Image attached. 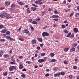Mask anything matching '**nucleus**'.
Here are the masks:
<instances>
[{
    "instance_id": "f257e3e1",
    "label": "nucleus",
    "mask_w": 79,
    "mask_h": 79,
    "mask_svg": "<svg viewBox=\"0 0 79 79\" xmlns=\"http://www.w3.org/2000/svg\"><path fill=\"white\" fill-rule=\"evenodd\" d=\"M42 35L43 37H45V36H48V35H49V34L47 32H43L42 34Z\"/></svg>"
},
{
    "instance_id": "f03ea898",
    "label": "nucleus",
    "mask_w": 79,
    "mask_h": 79,
    "mask_svg": "<svg viewBox=\"0 0 79 79\" xmlns=\"http://www.w3.org/2000/svg\"><path fill=\"white\" fill-rule=\"evenodd\" d=\"M11 11H13L15 10V8H14L15 7V4H12L11 5Z\"/></svg>"
},
{
    "instance_id": "7ed1b4c3",
    "label": "nucleus",
    "mask_w": 79,
    "mask_h": 79,
    "mask_svg": "<svg viewBox=\"0 0 79 79\" xmlns=\"http://www.w3.org/2000/svg\"><path fill=\"white\" fill-rule=\"evenodd\" d=\"M9 69L10 71H13V69H16V67L15 66H12L10 67Z\"/></svg>"
},
{
    "instance_id": "20e7f679",
    "label": "nucleus",
    "mask_w": 79,
    "mask_h": 79,
    "mask_svg": "<svg viewBox=\"0 0 79 79\" xmlns=\"http://www.w3.org/2000/svg\"><path fill=\"white\" fill-rule=\"evenodd\" d=\"M45 61H46L45 59H39L38 61L39 63H43V62H45Z\"/></svg>"
},
{
    "instance_id": "39448f33",
    "label": "nucleus",
    "mask_w": 79,
    "mask_h": 79,
    "mask_svg": "<svg viewBox=\"0 0 79 79\" xmlns=\"http://www.w3.org/2000/svg\"><path fill=\"white\" fill-rule=\"evenodd\" d=\"M6 37L7 39H8V40H13V39L12 38H11L10 36H6Z\"/></svg>"
},
{
    "instance_id": "423d86ee",
    "label": "nucleus",
    "mask_w": 79,
    "mask_h": 79,
    "mask_svg": "<svg viewBox=\"0 0 79 79\" xmlns=\"http://www.w3.org/2000/svg\"><path fill=\"white\" fill-rule=\"evenodd\" d=\"M5 17H6L8 19L10 17V15L7 14L6 13H5Z\"/></svg>"
},
{
    "instance_id": "0eeeda50",
    "label": "nucleus",
    "mask_w": 79,
    "mask_h": 79,
    "mask_svg": "<svg viewBox=\"0 0 79 79\" xmlns=\"http://www.w3.org/2000/svg\"><path fill=\"white\" fill-rule=\"evenodd\" d=\"M5 13H3V14H2L0 15V18H4V17H5Z\"/></svg>"
},
{
    "instance_id": "6e6552de",
    "label": "nucleus",
    "mask_w": 79,
    "mask_h": 79,
    "mask_svg": "<svg viewBox=\"0 0 79 79\" xmlns=\"http://www.w3.org/2000/svg\"><path fill=\"white\" fill-rule=\"evenodd\" d=\"M51 18H59V16L58 15H54L52 16L51 17Z\"/></svg>"
},
{
    "instance_id": "1a4fd4ad",
    "label": "nucleus",
    "mask_w": 79,
    "mask_h": 79,
    "mask_svg": "<svg viewBox=\"0 0 79 79\" xmlns=\"http://www.w3.org/2000/svg\"><path fill=\"white\" fill-rule=\"evenodd\" d=\"M7 31V30L6 29H4L3 30L1 31V32L2 33H6Z\"/></svg>"
},
{
    "instance_id": "9d476101",
    "label": "nucleus",
    "mask_w": 79,
    "mask_h": 79,
    "mask_svg": "<svg viewBox=\"0 0 79 79\" xmlns=\"http://www.w3.org/2000/svg\"><path fill=\"white\" fill-rule=\"evenodd\" d=\"M73 32H75V33H77V32H78V30H77V28H75L73 29Z\"/></svg>"
},
{
    "instance_id": "9b49d317",
    "label": "nucleus",
    "mask_w": 79,
    "mask_h": 79,
    "mask_svg": "<svg viewBox=\"0 0 79 79\" xmlns=\"http://www.w3.org/2000/svg\"><path fill=\"white\" fill-rule=\"evenodd\" d=\"M42 0H39L38 1H35V4H36V5H37V4H39V3H40V2H42Z\"/></svg>"
},
{
    "instance_id": "f8f14e48",
    "label": "nucleus",
    "mask_w": 79,
    "mask_h": 79,
    "mask_svg": "<svg viewBox=\"0 0 79 79\" xmlns=\"http://www.w3.org/2000/svg\"><path fill=\"white\" fill-rule=\"evenodd\" d=\"M61 75V73H58L54 74V77H56L58 76H60Z\"/></svg>"
},
{
    "instance_id": "ddd939ff",
    "label": "nucleus",
    "mask_w": 79,
    "mask_h": 79,
    "mask_svg": "<svg viewBox=\"0 0 79 79\" xmlns=\"http://www.w3.org/2000/svg\"><path fill=\"white\" fill-rule=\"evenodd\" d=\"M19 69H22V68H23V64H22L20 63L19 64Z\"/></svg>"
},
{
    "instance_id": "4468645a",
    "label": "nucleus",
    "mask_w": 79,
    "mask_h": 79,
    "mask_svg": "<svg viewBox=\"0 0 79 79\" xmlns=\"http://www.w3.org/2000/svg\"><path fill=\"white\" fill-rule=\"evenodd\" d=\"M32 44H37V42H36V41L35 40H32Z\"/></svg>"
},
{
    "instance_id": "2eb2a0df",
    "label": "nucleus",
    "mask_w": 79,
    "mask_h": 79,
    "mask_svg": "<svg viewBox=\"0 0 79 79\" xmlns=\"http://www.w3.org/2000/svg\"><path fill=\"white\" fill-rule=\"evenodd\" d=\"M3 56L5 58H8L9 56V55L8 54H5L3 55Z\"/></svg>"
},
{
    "instance_id": "dca6fc26",
    "label": "nucleus",
    "mask_w": 79,
    "mask_h": 79,
    "mask_svg": "<svg viewBox=\"0 0 79 79\" xmlns=\"http://www.w3.org/2000/svg\"><path fill=\"white\" fill-rule=\"evenodd\" d=\"M32 23L33 24H37V22L35 21V20H34L33 21Z\"/></svg>"
},
{
    "instance_id": "f3484780",
    "label": "nucleus",
    "mask_w": 79,
    "mask_h": 79,
    "mask_svg": "<svg viewBox=\"0 0 79 79\" xmlns=\"http://www.w3.org/2000/svg\"><path fill=\"white\" fill-rule=\"evenodd\" d=\"M70 50L72 51H75V50H76V49L74 47H73L71 48Z\"/></svg>"
},
{
    "instance_id": "a211bd4d",
    "label": "nucleus",
    "mask_w": 79,
    "mask_h": 79,
    "mask_svg": "<svg viewBox=\"0 0 79 79\" xmlns=\"http://www.w3.org/2000/svg\"><path fill=\"white\" fill-rule=\"evenodd\" d=\"M18 3L19 4V5H24L25 4L24 3H23V2H19Z\"/></svg>"
},
{
    "instance_id": "6ab92c4d",
    "label": "nucleus",
    "mask_w": 79,
    "mask_h": 79,
    "mask_svg": "<svg viewBox=\"0 0 79 79\" xmlns=\"http://www.w3.org/2000/svg\"><path fill=\"white\" fill-rule=\"evenodd\" d=\"M6 5H9L10 4V2H6L5 3Z\"/></svg>"
},
{
    "instance_id": "aec40b11",
    "label": "nucleus",
    "mask_w": 79,
    "mask_h": 79,
    "mask_svg": "<svg viewBox=\"0 0 79 79\" xmlns=\"http://www.w3.org/2000/svg\"><path fill=\"white\" fill-rule=\"evenodd\" d=\"M55 61H56V60L55 59H52L51 61V63H54V62H55Z\"/></svg>"
},
{
    "instance_id": "412c9836",
    "label": "nucleus",
    "mask_w": 79,
    "mask_h": 79,
    "mask_svg": "<svg viewBox=\"0 0 79 79\" xmlns=\"http://www.w3.org/2000/svg\"><path fill=\"white\" fill-rule=\"evenodd\" d=\"M71 34V32L69 33V34L66 36L67 37H69Z\"/></svg>"
},
{
    "instance_id": "4be33fe9",
    "label": "nucleus",
    "mask_w": 79,
    "mask_h": 79,
    "mask_svg": "<svg viewBox=\"0 0 79 79\" xmlns=\"http://www.w3.org/2000/svg\"><path fill=\"white\" fill-rule=\"evenodd\" d=\"M24 31H25V33H26V34H29V31H28L27 29L25 30H24Z\"/></svg>"
},
{
    "instance_id": "5701e85b",
    "label": "nucleus",
    "mask_w": 79,
    "mask_h": 79,
    "mask_svg": "<svg viewBox=\"0 0 79 79\" xmlns=\"http://www.w3.org/2000/svg\"><path fill=\"white\" fill-rule=\"evenodd\" d=\"M61 28L62 29H64L65 28H66V26L65 25L63 24L61 26Z\"/></svg>"
},
{
    "instance_id": "b1692460",
    "label": "nucleus",
    "mask_w": 79,
    "mask_h": 79,
    "mask_svg": "<svg viewBox=\"0 0 79 79\" xmlns=\"http://www.w3.org/2000/svg\"><path fill=\"white\" fill-rule=\"evenodd\" d=\"M2 28H5V26L0 24V29H2Z\"/></svg>"
},
{
    "instance_id": "393cba45",
    "label": "nucleus",
    "mask_w": 79,
    "mask_h": 79,
    "mask_svg": "<svg viewBox=\"0 0 79 79\" xmlns=\"http://www.w3.org/2000/svg\"><path fill=\"white\" fill-rule=\"evenodd\" d=\"M31 8L32 10H33V11H35V10H36V9H37V8L35 7H31Z\"/></svg>"
},
{
    "instance_id": "a878e982",
    "label": "nucleus",
    "mask_w": 79,
    "mask_h": 79,
    "mask_svg": "<svg viewBox=\"0 0 79 79\" xmlns=\"http://www.w3.org/2000/svg\"><path fill=\"white\" fill-rule=\"evenodd\" d=\"M38 40L39 41V42H42L43 40H42V39L41 38H39L38 39Z\"/></svg>"
},
{
    "instance_id": "bb28decb",
    "label": "nucleus",
    "mask_w": 79,
    "mask_h": 79,
    "mask_svg": "<svg viewBox=\"0 0 79 79\" xmlns=\"http://www.w3.org/2000/svg\"><path fill=\"white\" fill-rule=\"evenodd\" d=\"M69 50V48H66L64 49V50L65 52H68V51Z\"/></svg>"
},
{
    "instance_id": "cd10ccee",
    "label": "nucleus",
    "mask_w": 79,
    "mask_h": 79,
    "mask_svg": "<svg viewBox=\"0 0 79 79\" xmlns=\"http://www.w3.org/2000/svg\"><path fill=\"white\" fill-rule=\"evenodd\" d=\"M6 35H9L10 34V32L9 31H7L6 33Z\"/></svg>"
},
{
    "instance_id": "c85d7f7f",
    "label": "nucleus",
    "mask_w": 79,
    "mask_h": 79,
    "mask_svg": "<svg viewBox=\"0 0 79 79\" xmlns=\"http://www.w3.org/2000/svg\"><path fill=\"white\" fill-rule=\"evenodd\" d=\"M77 45V44L75 43L72 45V47H76Z\"/></svg>"
},
{
    "instance_id": "c756f323",
    "label": "nucleus",
    "mask_w": 79,
    "mask_h": 79,
    "mask_svg": "<svg viewBox=\"0 0 79 79\" xmlns=\"http://www.w3.org/2000/svg\"><path fill=\"white\" fill-rule=\"evenodd\" d=\"M40 55L42 56H43L45 55V53H41L40 54Z\"/></svg>"
},
{
    "instance_id": "7c9ffc66",
    "label": "nucleus",
    "mask_w": 79,
    "mask_h": 79,
    "mask_svg": "<svg viewBox=\"0 0 79 79\" xmlns=\"http://www.w3.org/2000/svg\"><path fill=\"white\" fill-rule=\"evenodd\" d=\"M60 73L62 76H64V74H65V73L64 72H61Z\"/></svg>"
},
{
    "instance_id": "2f4dec72",
    "label": "nucleus",
    "mask_w": 79,
    "mask_h": 79,
    "mask_svg": "<svg viewBox=\"0 0 79 79\" xmlns=\"http://www.w3.org/2000/svg\"><path fill=\"white\" fill-rule=\"evenodd\" d=\"M5 39H0V42H5Z\"/></svg>"
},
{
    "instance_id": "473e14b6",
    "label": "nucleus",
    "mask_w": 79,
    "mask_h": 79,
    "mask_svg": "<svg viewBox=\"0 0 79 79\" xmlns=\"http://www.w3.org/2000/svg\"><path fill=\"white\" fill-rule=\"evenodd\" d=\"M50 55L52 57H53L55 55V54L53 53H52L50 54Z\"/></svg>"
},
{
    "instance_id": "72a5a7b5",
    "label": "nucleus",
    "mask_w": 79,
    "mask_h": 79,
    "mask_svg": "<svg viewBox=\"0 0 79 79\" xmlns=\"http://www.w3.org/2000/svg\"><path fill=\"white\" fill-rule=\"evenodd\" d=\"M7 72H5L3 73V76H7Z\"/></svg>"
},
{
    "instance_id": "f704fd0d",
    "label": "nucleus",
    "mask_w": 79,
    "mask_h": 79,
    "mask_svg": "<svg viewBox=\"0 0 79 79\" xmlns=\"http://www.w3.org/2000/svg\"><path fill=\"white\" fill-rule=\"evenodd\" d=\"M27 13H31V11L29 10V8L27 9Z\"/></svg>"
},
{
    "instance_id": "c9c22d12",
    "label": "nucleus",
    "mask_w": 79,
    "mask_h": 79,
    "mask_svg": "<svg viewBox=\"0 0 79 79\" xmlns=\"http://www.w3.org/2000/svg\"><path fill=\"white\" fill-rule=\"evenodd\" d=\"M32 21H33V20H32V19H29V23H32Z\"/></svg>"
},
{
    "instance_id": "e433bc0d",
    "label": "nucleus",
    "mask_w": 79,
    "mask_h": 79,
    "mask_svg": "<svg viewBox=\"0 0 79 79\" xmlns=\"http://www.w3.org/2000/svg\"><path fill=\"white\" fill-rule=\"evenodd\" d=\"M73 15H74V12L72 13L70 15V17L71 18L73 16Z\"/></svg>"
},
{
    "instance_id": "4c0bfd02",
    "label": "nucleus",
    "mask_w": 79,
    "mask_h": 79,
    "mask_svg": "<svg viewBox=\"0 0 79 79\" xmlns=\"http://www.w3.org/2000/svg\"><path fill=\"white\" fill-rule=\"evenodd\" d=\"M19 40H21V41H24V39L22 38H19Z\"/></svg>"
},
{
    "instance_id": "58836bf2",
    "label": "nucleus",
    "mask_w": 79,
    "mask_h": 79,
    "mask_svg": "<svg viewBox=\"0 0 79 79\" xmlns=\"http://www.w3.org/2000/svg\"><path fill=\"white\" fill-rule=\"evenodd\" d=\"M64 31L65 34H68V31L66 30H64Z\"/></svg>"
},
{
    "instance_id": "ea45409f",
    "label": "nucleus",
    "mask_w": 79,
    "mask_h": 79,
    "mask_svg": "<svg viewBox=\"0 0 79 79\" xmlns=\"http://www.w3.org/2000/svg\"><path fill=\"white\" fill-rule=\"evenodd\" d=\"M3 51H1V52L0 53V57L2 56V55H3Z\"/></svg>"
},
{
    "instance_id": "a19ab883",
    "label": "nucleus",
    "mask_w": 79,
    "mask_h": 79,
    "mask_svg": "<svg viewBox=\"0 0 79 79\" xmlns=\"http://www.w3.org/2000/svg\"><path fill=\"white\" fill-rule=\"evenodd\" d=\"M53 21H58V19H53Z\"/></svg>"
},
{
    "instance_id": "79ce46f5",
    "label": "nucleus",
    "mask_w": 79,
    "mask_h": 79,
    "mask_svg": "<svg viewBox=\"0 0 79 79\" xmlns=\"http://www.w3.org/2000/svg\"><path fill=\"white\" fill-rule=\"evenodd\" d=\"M21 77L23 78H25V75L24 74H23L21 75Z\"/></svg>"
},
{
    "instance_id": "37998d69",
    "label": "nucleus",
    "mask_w": 79,
    "mask_h": 79,
    "mask_svg": "<svg viewBox=\"0 0 79 79\" xmlns=\"http://www.w3.org/2000/svg\"><path fill=\"white\" fill-rule=\"evenodd\" d=\"M32 5L33 6H34V7H38V6L37 5H35L34 4H32Z\"/></svg>"
},
{
    "instance_id": "c03bdc74",
    "label": "nucleus",
    "mask_w": 79,
    "mask_h": 79,
    "mask_svg": "<svg viewBox=\"0 0 79 79\" xmlns=\"http://www.w3.org/2000/svg\"><path fill=\"white\" fill-rule=\"evenodd\" d=\"M49 73H47L45 75V76L46 77H48V76H49Z\"/></svg>"
},
{
    "instance_id": "a18cd8bd",
    "label": "nucleus",
    "mask_w": 79,
    "mask_h": 79,
    "mask_svg": "<svg viewBox=\"0 0 79 79\" xmlns=\"http://www.w3.org/2000/svg\"><path fill=\"white\" fill-rule=\"evenodd\" d=\"M29 26L30 27L31 29H33V27L31 25H29Z\"/></svg>"
},
{
    "instance_id": "49530a36",
    "label": "nucleus",
    "mask_w": 79,
    "mask_h": 79,
    "mask_svg": "<svg viewBox=\"0 0 79 79\" xmlns=\"http://www.w3.org/2000/svg\"><path fill=\"white\" fill-rule=\"evenodd\" d=\"M26 63H28V64H31V62L30 61H27L26 62Z\"/></svg>"
},
{
    "instance_id": "de8ad7c7",
    "label": "nucleus",
    "mask_w": 79,
    "mask_h": 79,
    "mask_svg": "<svg viewBox=\"0 0 79 79\" xmlns=\"http://www.w3.org/2000/svg\"><path fill=\"white\" fill-rule=\"evenodd\" d=\"M73 69H76L77 68V67L76 66H74L73 67Z\"/></svg>"
},
{
    "instance_id": "09e8293b",
    "label": "nucleus",
    "mask_w": 79,
    "mask_h": 79,
    "mask_svg": "<svg viewBox=\"0 0 79 79\" xmlns=\"http://www.w3.org/2000/svg\"><path fill=\"white\" fill-rule=\"evenodd\" d=\"M74 34H72L71 35V36H70V37L71 38H72L73 37H74Z\"/></svg>"
},
{
    "instance_id": "8fccbe9b",
    "label": "nucleus",
    "mask_w": 79,
    "mask_h": 79,
    "mask_svg": "<svg viewBox=\"0 0 79 79\" xmlns=\"http://www.w3.org/2000/svg\"><path fill=\"white\" fill-rule=\"evenodd\" d=\"M40 18H38V19H36V20L37 21H39L40 20Z\"/></svg>"
},
{
    "instance_id": "3c124183",
    "label": "nucleus",
    "mask_w": 79,
    "mask_h": 79,
    "mask_svg": "<svg viewBox=\"0 0 79 79\" xmlns=\"http://www.w3.org/2000/svg\"><path fill=\"white\" fill-rule=\"evenodd\" d=\"M10 64H15V63L13 62H10Z\"/></svg>"
},
{
    "instance_id": "603ef678",
    "label": "nucleus",
    "mask_w": 79,
    "mask_h": 79,
    "mask_svg": "<svg viewBox=\"0 0 79 79\" xmlns=\"http://www.w3.org/2000/svg\"><path fill=\"white\" fill-rule=\"evenodd\" d=\"M37 49H38V50H40V46H38L37 47Z\"/></svg>"
},
{
    "instance_id": "864d4df0",
    "label": "nucleus",
    "mask_w": 79,
    "mask_h": 79,
    "mask_svg": "<svg viewBox=\"0 0 79 79\" xmlns=\"http://www.w3.org/2000/svg\"><path fill=\"white\" fill-rule=\"evenodd\" d=\"M47 27V26H45L44 27H43L42 29H45Z\"/></svg>"
},
{
    "instance_id": "5fc2aeb1",
    "label": "nucleus",
    "mask_w": 79,
    "mask_h": 79,
    "mask_svg": "<svg viewBox=\"0 0 79 79\" xmlns=\"http://www.w3.org/2000/svg\"><path fill=\"white\" fill-rule=\"evenodd\" d=\"M69 78L70 79H72L73 78V76L72 75H70L69 76Z\"/></svg>"
},
{
    "instance_id": "6e6d98bb",
    "label": "nucleus",
    "mask_w": 79,
    "mask_h": 79,
    "mask_svg": "<svg viewBox=\"0 0 79 79\" xmlns=\"http://www.w3.org/2000/svg\"><path fill=\"white\" fill-rule=\"evenodd\" d=\"M11 60L13 62H15V60H14L13 59H11Z\"/></svg>"
},
{
    "instance_id": "4d7b16f0",
    "label": "nucleus",
    "mask_w": 79,
    "mask_h": 79,
    "mask_svg": "<svg viewBox=\"0 0 79 79\" xmlns=\"http://www.w3.org/2000/svg\"><path fill=\"white\" fill-rule=\"evenodd\" d=\"M55 13L56 14H58V12L56 10H55Z\"/></svg>"
},
{
    "instance_id": "13d9d810",
    "label": "nucleus",
    "mask_w": 79,
    "mask_h": 79,
    "mask_svg": "<svg viewBox=\"0 0 79 79\" xmlns=\"http://www.w3.org/2000/svg\"><path fill=\"white\" fill-rule=\"evenodd\" d=\"M21 28H22V27H20L18 29V31H20L21 30Z\"/></svg>"
},
{
    "instance_id": "bf43d9fd",
    "label": "nucleus",
    "mask_w": 79,
    "mask_h": 79,
    "mask_svg": "<svg viewBox=\"0 0 79 79\" xmlns=\"http://www.w3.org/2000/svg\"><path fill=\"white\" fill-rule=\"evenodd\" d=\"M24 7H25V8H28V5H25Z\"/></svg>"
},
{
    "instance_id": "052dcab7",
    "label": "nucleus",
    "mask_w": 79,
    "mask_h": 79,
    "mask_svg": "<svg viewBox=\"0 0 79 79\" xmlns=\"http://www.w3.org/2000/svg\"><path fill=\"white\" fill-rule=\"evenodd\" d=\"M26 69H22V71H26Z\"/></svg>"
},
{
    "instance_id": "680f3d73",
    "label": "nucleus",
    "mask_w": 79,
    "mask_h": 79,
    "mask_svg": "<svg viewBox=\"0 0 79 79\" xmlns=\"http://www.w3.org/2000/svg\"><path fill=\"white\" fill-rule=\"evenodd\" d=\"M23 56H21L19 57V58H20V59H22V58H23Z\"/></svg>"
},
{
    "instance_id": "e2e57ef3",
    "label": "nucleus",
    "mask_w": 79,
    "mask_h": 79,
    "mask_svg": "<svg viewBox=\"0 0 79 79\" xmlns=\"http://www.w3.org/2000/svg\"><path fill=\"white\" fill-rule=\"evenodd\" d=\"M12 51H13V50L12 49L10 50V51L9 52L10 53H11V52H12Z\"/></svg>"
},
{
    "instance_id": "0e129e2a",
    "label": "nucleus",
    "mask_w": 79,
    "mask_h": 79,
    "mask_svg": "<svg viewBox=\"0 0 79 79\" xmlns=\"http://www.w3.org/2000/svg\"><path fill=\"white\" fill-rule=\"evenodd\" d=\"M64 64H67V63H68V62L66 61H64Z\"/></svg>"
},
{
    "instance_id": "69168bd1",
    "label": "nucleus",
    "mask_w": 79,
    "mask_h": 79,
    "mask_svg": "<svg viewBox=\"0 0 79 79\" xmlns=\"http://www.w3.org/2000/svg\"><path fill=\"white\" fill-rule=\"evenodd\" d=\"M66 1H64L63 2L64 4H66Z\"/></svg>"
},
{
    "instance_id": "338daca9",
    "label": "nucleus",
    "mask_w": 79,
    "mask_h": 79,
    "mask_svg": "<svg viewBox=\"0 0 79 79\" xmlns=\"http://www.w3.org/2000/svg\"><path fill=\"white\" fill-rule=\"evenodd\" d=\"M77 10H78V11H79V6H78L77 7Z\"/></svg>"
},
{
    "instance_id": "774afa93",
    "label": "nucleus",
    "mask_w": 79,
    "mask_h": 79,
    "mask_svg": "<svg viewBox=\"0 0 79 79\" xmlns=\"http://www.w3.org/2000/svg\"><path fill=\"white\" fill-rule=\"evenodd\" d=\"M40 47H43V44H40Z\"/></svg>"
}]
</instances>
